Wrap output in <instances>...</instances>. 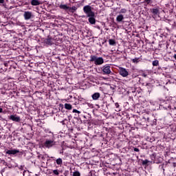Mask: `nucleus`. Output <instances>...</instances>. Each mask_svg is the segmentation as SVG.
I'll return each instance as SVG.
<instances>
[{
	"mask_svg": "<svg viewBox=\"0 0 176 176\" xmlns=\"http://www.w3.org/2000/svg\"><path fill=\"white\" fill-rule=\"evenodd\" d=\"M83 12L89 17L88 21L92 25L96 24V13L93 12L92 8L89 5L83 7Z\"/></svg>",
	"mask_w": 176,
	"mask_h": 176,
	"instance_id": "obj_1",
	"label": "nucleus"
},
{
	"mask_svg": "<svg viewBox=\"0 0 176 176\" xmlns=\"http://www.w3.org/2000/svg\"><path fill=\"white\" fill-rule=\"evenodd\" d=\"M89 61L94 63L95 65H102L104 58L102 57H97L96 55H91Z\"/></svg>",
	"mask_w": 176,
	"mask_h": 176,
	"instance_id": "obj_2",
	"label": "nucleus"
},
{
	"mask_svg": "<svg viewBox=\"0 0 176 176\" xmlns=\"http://www.w3.org/2000/svg\"><path fill=\"white\" fill-rule=\"evenodd\" d=\"M56 145V142L54 141V138H51L50 140L47 139L43 144L44 148H47V149H50L52 146Z\"/></svg>",
	"mask_w": 176,
	"mask_h": 176,
	"instance_id": "obj_3",
	"label": "nucleus"
},
{
	"mask_svg": "<svg viewBox=\"0 0 176 176\" xmlns=\"http://www.w3.org/2000/svg\"><path fill=\"white\" fill-rule=\"evenodd\" d=\"M103 75H113V72L111 71V67L109 65H105L102 67Z\"/></svg>",
	"mask_w": 176,
	"mask_h": 176,
	"instance_id": "obj_4",
	"label": "nucleus"
},
{
	"mask_svg": "<svg viewBox=\"0 0 176 176\" xmlns=\"http://www.w3.org/2000/svg\"><path fill=\"white\" fill-rule=\"evenodd\" d=\"M119 74L122 76V78H127L129 76V72L126 68L120 67H119Z\"/></svg>",
	"mask_w": 176,
	"mask_h": 176,
	"instance_id": "obj_5",
	"label": "nucleus"
},
{
	"mask_svg": "<svg viewBox=\"0 0 176 176\" xmlns=\"http://www.w3.org/2000/svg\"><path fill=\"white\" fill-rule=\"evenodd\" d=\"M32 12L31 11H25L23 12L24 19L27 21L28 20H31V18L33 17Z\"/></svg>",
	"mask_w": 176,
	"mask_h": 176,
	"instance_id": "obj_6",
	"label": "nucleus"
},
{
	"mask_svg": "<svg viewBox=\"0 0 176 176\" xmlns=\"http://www.w3.org/2000/svg\"><path fill=\"white\" fill-rule=\"evenodd\" d=\"M8 119H10V120H12V122H21V118H20V116L17 115H11L8 117Z\"/></svg>",
	"mask_w": 176,
	"mask_h": 176,
	"instance_id": "obj_7",
	"label": "nucleus"
},
{
	"mask_svg": "<svg viewBox=\"0 0 176 176\" xmlns=\"http://www.w3.org/2000/svg\"><path fill=\"white\" fill-rule=\"evenodd\" d=\"M53 38H50V37H47V38H45L44 41H43V43L45 45H54V42H53Z\"/></svg>",
	"mask_w": 176,
	"mask_h": 176,
	"instance_id": "obj_8",
	"label": "nucleus"
},
{
	"mask_svg": "<svg viewBox=\"0 0 176 176\" xmlns=\"http://www.w3.org/2000/svg\"><path fill=\"white\" fill-rule=\"evenodd\" d=\"M6 153L7 155H16L17 153H20V151L17 149L8 150Z\"/></svg>",
	"mask_w": 176,
	"mask_h": 176,
	"instance_id": "obj_9",
	"label": "nucleus"
},
{
	"mask_svg": "<svg viewBox=\"0 0 176 176\" xmlns=\"http://www.w3.org/2000/svg\"><path fill=\"white\" fill-rule=\"evenodd\" d=\"M123 20H124V16H123V14H120L117 16L116 21H118V23H122Z\"/></svg>",
	"mask_w": 176,
	"mask_h": 176,
	"instance_id": "obj_10",
	"label": "nucleus"
},
{
	"mask_svg": "<svg viewBox=\"0 0 176 176\" xmlns=\"http://www.w3.org/2000/svg\"><path fill=\"white\" fill-rule=\"evenodd\" d=\"M8 71V68H6V64L0 65V74L3 72H6Z\"/></svg>",
	"mask_w": 176,
	"mask_h": 176,
	"instance_id": "obj_11",
	"label": "nucleus"
},
{
	"mask_svg": "<svg viewBox=\"0 0 176 176\" xmlns=\"http://www.w3.org/2000/svg\"><path fill=\"white\" fill-rule=\"evenodd\" d=\"M30 3L32 6H39L41 3L38 0H32Z\"/></svg>",
	"mask_w": 176,
	"mask_h": 176,
	"instance_id": "obj_12",
	"label": "nucleus"
},
{
	"mask_svg": "<svg viewBox=\"0 0 176 176\" xmlns=\"http://www.w3.org/2000/svg\"><path fill=\"white\" fill-rule=\"evenodd\" d=\"M91 97H92V100H94L95 101H96V100H98V98H100V93L96 92V93L94 94L91 96Z\"/></svg>",
	"mask_w": 176,
	"mask_h": 176,
	"instance_id": "obj_13",
	"label": "nucleus"
},
{
	"mask_svg": "<svg viewBox=\"0 0 176 176\" xmlns=\"http://www.w3.org/2000/svg\"><path fill=\"white\" fill-rule=\"evenodd\" d=\"M151 13H153V16H158L160 14L159 10L157 8L151 9Z\"/></svg>",
	"mask_w": 176,
	"mask_h": 176,
	"instance_id": "obj_14",
	"label": "nucleus"
},
{
	"mask_svg": "<svg viewBox=\"0 0 176 176\" xmlns=\"http://www.w3.org/2000/svg\"><path fill=\"white\" fill-rule=\"evenodd\" d=\"M45 133H48V134H51L49 135V137H51V138H54V133L52 132L49 129H44Z\"/></svg>",
	"mask_w": 176,
	"mask_h": 176,
	"instance_id": "obj_15",
	"label": "nucleus"
},
{
	"mask_svg": "<svg viewBox=\"0 0 176 176\" xmlns=\"http://www.w3.org/2000/svg\"><path fill=\"white\" fill-rule=\"evenodd\" d=\"M60 9H63V10H68L69 9V7L67 4H60L59 5Z\"/></svg>",
	"mask_w": 176,
	"mask_h": 176,
	"instance_id": "obj_16",
	"label": "nucleus"
},
{
	"mask_svg": "<svg viewBox=\"0 0 176 176\" xmlns=\"http://www.w3.org/2000/svg\"><path fill=\"white\" fill-rule=\"evenodd\" d=\"M65 109H68L69 111H71V109H72V105L71 104L65 103Z\"/></svg>",
	"mask_w": 176,
	"mask_h": 176,
	"instance_id": "obj_17",
	"label": "nucleus"
},
{
	"mask_svg": "<svg viewBox=\"0 0 176 176\" xmlns=\"http://www.w3.org/2000/svg\"><path fill=\"white\" fill-rule=\"evenodd\" d=\"M164 108L165 109H170V112H173V111H176V107H174L173 108H172L170 105L168 106V107H164Z\"/></svg>",
	"mask_w": 176,
	"mask_h": 176,
	"instance_id": "obj_18",
	"label": "nucleus"
},
{
	"mask_svg": "<svg viewBox=\"0 0 176 176\" xmlns=\"http://www.w3.org/2000/svg\"><path fill=\"white\" fill-rule=\"evenodd\" d=\"M56 164H58V166H61V164H63V159H61V158H58V159L56 160Z\"/></svg>",
	"mask_w": 176,
	"mask_h": 176,
	"instance_id": "obj_19",
	"label": "nucleus"
},
{
	"mask_svg": "<svg viewBox=\"0 0 176 176\" xmlns=\"http://www.w3.org/2000/svg\"><path fill=\"white\" fill-rule=\"evenodd\" d=\"M109 44L111 46H113V45H116V42L115 40H113V39H109Z\"/></svg>",
	"mask_w": 176,
	"mask_h": 176,
	"instance_id": "obj_20",
	"label": "nucleus"
},
{
	"mask_svg": "<svg viewBox=\"0 0 176 176\" xmlns=\"http://www.w3.org/2000/svg\"><path fill=\"white\" fill-rule=\"evenodd\" d=\"M132 63L134 64H138V63H140V58H135L131 59Z\"/></svg>",
	"mask_w": 176,
	"mask_h": 176,
	"instance_id": "obj_21",
	"label": "nucleus"
},
{
	"mask_svg": "<svg viewBox=\"0 0 176 176\" xmlns=\"http://www.w3.org/2000/svg\"><path fill=\"white\" fill-rule=\"evenodd\" d=\"M72 13H74V12H76V10H78V8L73 6L72 8H69Z\"/></svg>",
	"mask_w": 176,
	"mask_h": 176,
	"instance_id": "obj_22",
	"label": "nucleus"
},
{
	"mask_svg": "<svg viewBox=\"0 0 176 176\" xmlns=\"http://www.w3.org/2000/svg\"><path fill=\"white\" fill-rule=\"evenodd\" d=\"M153 67H157L159 65V60H153Z\"/></svg>",
	"mask_w": 176,
	"mask_h": 176,
	"instance_id": "obj_23",
	"label": "nucleus"
},
{
	"mask_svg": "<svg viewBox=\"0 0 176 176\" xmlns=\"http://www.w3.org/2000/svg\"><path fill=\"white\" fill-rule=\"evenodd\" d=\"M127 13V10L126 8H122L120 11V14Z\"/></svg>",
	"mask_w": 176,
	"mask_h": 176,
	"instance_id": "obj_24",
	"label": "nucleus"
},
{
	"mask_svg": "<svg viewBox=\"0 0 176 176\" xmlns=\"http://www.w3.org/2000/svg\"><path fill=\"white\" fill-rule=\"evenodd\" d=\"M23 176H30V172L28 170H24L23 172Z\"/></svg>",
	"mask_w": 176,
	"mask_h": 176,
	"instance_id": "obj_25",
	"label": "nucleus"
},
{
	"mask_svg": "<svg viewBox=\"0 0 176 176\" xmlns=\"http://www.w3.org/2000/svg\"><path fill=\"white\" fill-rule=\"evenodd\" d=\"M73 176H80V173L78 170L73 173Z\"/></svg>",
	"mask_w": 176,
	"mask_h": 176,
	"instance_id": "obj_26",
	"label": "nucleus"
},
{
	"mask_svg": "<svg viewBox=\"0 0 176 176\" xmlns=\"http://www.w3.org/2000/svg\"><path fill=\"white\" fill-rule=\"evenodd\" d=\"M53 174H54L55 175H58L60 173H58V170H54Z\"/></svg>",
	"mask_w": 176,
	"mask_h": 176,
	"instance_id": "obj_27",
	"label": "nucleus"
},
{
	"mask_svg": "<svg viewBox=\"0 0 176 176\" xmlns=\"http://www.w3.org/2000/svg\"><path fill=\"white\" fill-rule=\"evenodd\" d=\"M73 113H80V111H78L76 109H74Z\"/></svg>",
	"mask_w": 176,
	"mask_h": 176,
	"instance_id": "obj_28",
	"label": "nucleus"
},
{
	"mask_svg": "<svg viewBox=\"0 0 176 176\" xmlns=\"http://www.w3.org/2000/svg\"><path fill=\"white\" fill-rule=\"evenodd\" d=\"M148 162L149 161H148V160H146L142 162V164H148Z\"/></svg>",
	"mask_w": 176,
	"mask_h": 176,
	"instance_id": "obj_29",
	"label": "nucleus"
},
{
	"mask_svg": "<svg viewBox=\"0 0 176 176\" xmlns=\"http://www.w3.org/2000/svg\"><path fill=\"white\" fill-rule=\"evenodd\" d=\"M133 151H134L135 152H140V149L138 148H134Z\"/></svg>",
	"mask_w": 176,
	"mask_h": 176,
	"instance_id": "obj_30",
	"label": "nucleus"
},
{
	"mask_svg": "<svg viewBox=\"0 0 176 176\" xmlns=\"http://www.w3.org/2000/svg\"><path fill=\"white\" fill-rule=\"evenodd\" d=\"M19 170H21V171H23V170H24V166H20Z\"/></svg>",
	"mask_w": 176,
	"mask_h": 176,
	"instance_id": "obj_31",
	"label": "nucleus"
},
{
	"mask_svg": "<svg viewBox=\"0 0 176 176\" xmlns=\"http://www.w3.org/2000/svg\"><path fill=\"white\" fill-rule=\"evenodd\" d=\"M115 107H116V108H119V103H118V102H116V103H115Z\"/></svg>",
	"mask_w": 176,
	"mask_h": 176,
	"instance_id": "obj_32",
	"label": "nucleus"
},
{
	"mask_svg": "<svg viewBox=\"0 0 176 176\" xmlns=\"http://www.w3.org/2000/svg\"><path fill=\"white\" fill-rule=\"evenodd\" d=\"M1 3H5V0H0V4Z\"/></svg>",
	"mask_w": 176,
	"mask_h": 176,
	"instance_id": "obj_33",
	"label": "nucleus"
},
{
	"mask_svg": "<svg viewBox=\"0 0 176 176\" xmlns=\"http://www.w3.org/2000/svg\"><path fill=\"white\" fill-rule=\"evenodd\" d=\"M2 112H3V109H2L1 107H0V113H2Z\"/></svg>",
	"mask_w": 176,
	"mask_h": 176,
	"instance_id": "obj_34",
	"label": "nucleus"
},
{
	"mask_svg": "<svg viewBox=\"0 0 176 176\" xmlns=\"http://www.w3.org/2000/svg\"><path fill=\"white\" fill-rule=\"evenodd\" d=\"M144 1H145V2H146V3H149L151 0H144Z\"/></svg>",
	"mask_w": 176,
	"mask_h": 176,
	"instance_id": "obj_35",
	"label": "nucleus"
},
{
	"mask_svg": "<svg viewBox=\"0 0 176 176\" xmlns=\"http://www.w3.org/2000/svg\"><path fill=\"white\" fill-rule=\"evenodd\" d=\"M173 43L176 46V39L173 41Z\"/></svg>",
	"mask_w": 176,
	"mask_h": 176,
	"instance_id": "obj_36",
	"label": "nucleus"
},
{
	"mask_svg": "<svg viewBox=\"0 0 176 176\" xmlns=\"http://www.w3.org/2000/svg\"><path fill=\"white\" fill-rule=\"evenodd\" d=\"M142 76H144V78H146V74H142Z\"/></svg>",
	"mask_w": 176,
	"mask_h": 176,
	"instance_id": "obj_37",
	"label": "nucleus"
},
{
	"mask_svg": "<svg viewBox=\"0 0 176 176\" xmlns=\"http://www.w3.org/2000/svg\"><path fill=\"white\" fill-rule=\"evenodd\" d=\"M51 159H53L54 160H56V157H51Z\"/></svg>",
	"mask_w": 176,
	"mask_h": 176,
	"instance_id": "obj_38",
	"label": "nucleus"
},
{
	"mask_svg": "<svg viewBox=\"0 0 176 176\" xmlns=\"http://www.w3.org/2000/svg\"><path fill=\"white\" fill-rule=\"evenodd\" d=\"M173 58H175V60H176V54L173 56Z\"/></svg>",
	"mask_w": 176,
	"mask_h": 176,
	"instance_id": "obj_39",
	"label": "nucleus"
},
{
	"mask_svg": "<svg viewBox=\"0 0 176 176\" xmlns=\"http://www.w3.org/2000/svg\"><path fill=\"white\" fill-rule=\"evenodd\" d=\"M45 137H47V135H45Z\"/></svg>",
	"mask_w": 176,
	"mask_h": 176,
	"instance_id": "obj_40",
	"label": "nucleus"
}]
</instances>
